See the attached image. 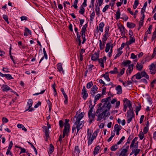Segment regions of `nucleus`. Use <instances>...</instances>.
Instances as JSON below:
<instances>
[{
	"label": "nucleus",
	"instance_id": "4d7b16f0",
	"mask_svg": "<svg viewBox=\"0 0 156 156\" xmlns=\"http://www.w3.org/2000/svg\"><path fill=\"white\" fill-rule=\"evenodd\" d=\"M128 119L127 121V122L129 123L132 121L133 118H134V117H132V116H127Z\"/></svg>",
	"mask_w": 156,
	"mask_h": 156
},
{
	"label": "nucleus",
	"instance_id": "393cba45",
	"mask_svg": "<svg viewBox=\"0 0 156 156\" xmlns=\"http://www.w3.org/2000/svg\"><path fill=\"white\" fill-rule=\"evenodd\" d=\"M111 100V97H108L106 98L103 99L102 100L101 102H102L106 103H108V102H109V101H110Z\"/></svg>",
	"mask_w": 156,
	"mask_h": 156
},
{
	"label": "nucleus",
	"instance_id": "09e8293b",
	"mask_svg": "<svg viewBox=\"0 0 156 156\" xmlns=\"http://www.w3.org/2000/svg\"><path fill=\"white\" fill-rule=\"evenodd\" d=\"M95 15V13L94 11H93L92 13L90 15V20L91 21H92Z\"/></svg>",
	"mask_w": 156,
	"mask_h": 156
},
{
	"label": "nucleus",
	"instance_id": "ea45409f",
	"mask_svg": "<svg viewBox=\"0 0 156 156\" xmlns=\"http://www.w3.org/2000/svg\"><path fill=\"white\" fill-rule=\"evenodd\" d=\"M85 12V9L83 8V7L81 5V8L80 10L79 11V13L80 14L83 15L84 14V13Z\"/></svg>",
	"mask_w": 156,
	"mask_h": 156
},
{
	"label": "nucleus",
	"instance_id": "bb28decb",
	"mask_svg": "<svg viewBox=\"0 0 156 156\" xmlns=\"http://www.w3.org/2000/svg\"><path fill=\"white\" fill-rule=\"evenodd\" d=\"M140 151V150L139 149H135L132 151V153H134V155L136 156L139 153Z\"/></svg>",
	"mask_w": 156,
	"mask_h": 156
},
{
	"label": "nucleus",
	"instance_id": "6ab92c4d",
	"mask_svg": "<svg viewBox=\"0 0 156 156\" xmlns=\"http://www.w3.org/2000/svg\"><path fill=\"white\" fill-rule=\"evenodd\" d=\"M57 69L60 72L62 71V73H64V71L62 67V65L61 63H59L57 65Z\"/></svg>",
	"mask_w": 156,
	"mask_h": 156
},
{
	"label": "nucleus",
	"instance_id": "c85d7f7f",
	"mask_svg": "<svg viewBox=\"0 0 156 156\" xmlns=\"http://www.w3.org/2000/svg\"><path fill=\"white\" fill-rule=\"evenodd\" d=\"M120 10L119 9H118L117 12L116 13L115 15L116 16V19L118 20L119 19L120 15Z\"/></svg>",
	"mask_w": 156,
	"mask_h": 156
},
{
	"label": "nucleus",
	"instance_id": "4c0bfd02",
	"mask_svg": "<svg viewBox=\"0 0 156 156\" xmlns=\"http://www.w3.org/2000/svg\"><path fill=\"white\" fill-rule=\"evenodd\" d=\"M131 62L130 60L124 61L122 63V64L124 66H126L127 64H129Z\"/></svg>",
	"mask_w": 156,
	"mask_h": 156
},
{
	"label": "nucleus",
	"instance_id": "473e14b6",
	"mask_svg": "<svg viewBox=\"0 0 156 156\" xmlns=\"http://www.w3.org/2000/svg\"><path fill=\"white\" fill-rule=\"evenodd\" d=\"M32 104H33V101H32V99H29L27 102V104L29 105V107H28V109L27 110H29L30 108V107H31V106L32 105Z\"/></svg>",
	"mask_w": 156,
	"mask_h": 156
},
{
	"label": "nucleus",
	"instance_id": "a878e982",
	"mask_svg": "<svg viewBox=\"0 0 156 156\" xmlns=\"http://www.w3.org/2000/svg\"><path fill=\"white\" fill-rule=\"evenodd\" d=\"M135 114L133 111H128L127 112V116L134 117Z\"/></svg>",
	"mask_w": 156,
	"mask_h": 156
},
{
	"label": "nucleus",
	"instance_id": "de8ad7c7",
	"mask_svg": "<svg viewBox=\"0 0 156 156\" xmlns=\"http://www.w3.org/2000/svg\"><path fill=\"white\" fill-rule=\"evenodd\" d=\"M87 24L86 23L83 26V27L82 28V29L81 31L85 32L87 30L86 28H87Z\"/></svg>",
	"mask_w": 156,
	"mask_h": 156
},
{
	"label": "nucleus",
	"instance_id": "412c9836",
	"mask_svg": "<svg viewBox=\"0 0 156 156\" xmlns=\"http://www.w3.org/2000/svg\"><path fill=\"white\" fill-rule=\"evenodd\" d=\"M100 148V147L99 146L96 147L93 151V154L94 155H96L98 153L99 151Z\"/></svg>",
	"mask_w": 156,
	"mask_h": 156
},
{
	"label": "nucleus",
	"instance_id": "2f4dec72",
	"mask_svg": "<svg viewBox=\"0 0 156 156\" xmlns=\"http://www.w3.org/2000/svg\"><path fill=\"white\" fill-rule=\"evenodd\" d=\"M137 137H135L132 141V143L131 144L130 146V147L131 148L132 147H134V144H135V143L136 141L137 140Z\"/></svg>",
	"mask_w": 156,
	"mask_h": 156
},
{
	"label": "nucleus",
	"instance_id": "b1692460",
	"mask_svg": "<svg viewBox=\"0 0 156 156\" xmlns=\"http://www.w3.org/2000/svg\"><path fill=\"white\" fill-rule=\"evenodd\" d=\"M104 26V24L103 22H101L100 23L99 25V30L102 32L103 31V28Z\"/></svg>",
	"mask_w": 156,
	"mask_h": 156
},
{
	"label": "nucleus",
	"instance_id": "c03bdc74",
	"mask_svg": "<svg viewBox=\"0 0 156 156\" xmlns=\"http://www.w3.org/2000/svg\"><path fill=\"white\" fill-rule=\"evenodd\" d=\"M138 1V0H136L135 1L134 4L133 6V8L134 9H136L137 8V6L138 5L139 2Z\"/></svg>",
	"mask_w": 156,
	"mask_h": 156
},
{
	"label": "nucleus",
	"instance_id": "c756f323",
	"mask_svg": "<svg viewBox=\"0 0 156 156\" xmlns=\"http://www.w3.org/2000/svg\"><path fill=\"white\" fill-rule=\"evenodd\" d=\"M109 73L112 74H114L116 73H119L118 71V69L117 67H115L114 70L112 71H111L109 72Z\"/></svg>",
	"mask_w": 156,
	"mask_h": 156
},
{
	"label": "nucleus",
	"instance_id": "aec40b11",
	"mask_svg": "<svg viewBox=\"0 0 156 156\" xmlns=\"http://www.w3.org/2000/svg\"><path fill=\"white\" fill-rule=\"evenodd\" d=\"M116 90L117 91V94H121L122 93V89L121 86L118 85L116 87Z\"/></svg>",
	"mask_w": 156,
	"mask_h": 156
},
{
	"label": "nucleus",
	"instance_id": "0eeeda50",
	"mask_svg": "<svg viewBox=\"0 0 156 156\" xmlns=\"http://www.w3.org/2000/svg\"><path fill=\"white\" fill-rule=\"evenodd\" d=\"M98 87L96 85L93 86L91 88L90 91V93L91 95L94 97L98 90Z\"/></svg>",
	"mask_w": 156,
	"mask_h": 156
},
{
	"label": "nucleus",
	"instance_id": "e433bc0d",
	"mask_svg": "<svg viewBox=\"0 0 156 156\" xmlns=\"http://www.w3.org/2000/svg\"><path fill=\"white\" fill-rule=\"evenodd\" d=\"M69 129H64L63 131V135L62 138H64L65 137V134H68L69 132Z\"/></svg>",
	"mask_w": 156,
	"mask_h": 156
},
{
	"label": "nucleus",
	"instance_id": "5fc2aeb1",
	"mask_svg": "<svg viewBox=\"0 0 156 156\" xmlns=\"http://www.w3.org/2000/svg\"><path fill=\"white\" fill-rule=\"evenodd\" d=\"M93 83L92 81L88 83H87V88H90L93 85Z\"/></svg>",
	"mask_w": 156,
	"mask_h": 156
},
{
	"label": "nucleus",
	"instance_id": "8fccbe9b",
	"mask_svg": "<svg viewBox=\"0 0 156 156\" xmlns=\"http://www.w3.org/2000/svg\"><path fill=\"white\" fill-rule=\"evenodd\" d=\"M3 18L5 20V21L7 22L8 24L9 23V22L8 20V16L5 15H3Z\"/></svg>",
	"mask_w": 156,
	"mask_h": 156
},
{
	"label": "nucleus",
	"instance_id": "a211bd4d",
	"mask_svg": "<svg viewBox=\"0 0 156 156\" xmlns=\"http://www.w3.org/2000/svg\"><path fill=\"white\" fill-rule=\"evenodd\" d=\"M127 151H128L127 150V149H123L121 151L119 156H127Z\"/></svg>",
	"mask_w": 156,
	"mask_h": 156
},
{
	"label": "nucleus",
	"instance_id": "6e6552de",
	"mask_svg": "<svg viewBox=\"0 0 156 156\" xmlns=\"http://www.w3.org/2000/svg\"><path fill=\"white\" fill-rule=\"evenodd\" d=\"M82 94L83 95V99L85 100L88 97V95L84 86L82 90Z\"/></svg>",
	"mask_w": 156,
	"mask_h": 156
},
{
	"label": "nucleus",
	"instance_id": "052dcab7",
	"mask_svg": "<svg viewBox=\"0 0 156 156\" xmlns=\"http://www.w3.org/2000/svg\"><path fill=\"white\" fill-rule=\"evenodd\" d=\"M25 31L26 32L28 33L30 35H31V31L30 30H29L27 27H25Z\"/></svg>",
	"mask_w": 156,
	"mask_h": 156
},
{
	"label": "nucleus",
	"instance_id": "c9c22d12",
	"mask_svg": "<svg viewBox=\"0 0 156 156\" xmlns=\"http://www.w3.org/2000/svg\"><path fill=\"white\" fill-rule=\"evenodd\" d=\"M4 76L6 78L9 80H11L13 79V78L11 76V75L9 74H3V77Z\"/></svg>",
	"mask_w": 156,
	"mask_h": 156
},
{
	"label": "nucleus",
	"instance_id": "ddd939ff",
	"mask_svg": "<svg viewBox=\"0 0 156 156\" xmlns=\"http://www.w3.org/2000/svg\"><path fill=\"white\" fill-rule=\"evenodd\" d=\"M65 123L64 124V128L67 129H69L70 126L69 123V120L67 119H65Z\"/></svg>",
	"mask_w": 156,
	"mask_h": 156
},
{
	"label": "nucleus",
	"instance_id": "58836bf2",
	"mask_svg": "<svg viewBox=\"0 0 156 156\" xmlns=\"http://www.w3.org/2000/svg\"><path fill=\"white\" fill-rule=\"evenodd\" d=\"M99 132L98 130H97L95 131L93 134L92 137L94 139L98 135V133Z\"/></svg>",
	"mask_w": 156,
	"mask_h": 156
},
{
	"label": "nucleus",
	"instance_id": "864d4df0",
	"mask_svg": "<svg viewBox=\"0 0 156 156\" xmlns=\"http://www.w3.org/2000/svg\"><path fill=\"white\" fill-rule=\"evenodd\" d=\"M78 0H75L74 2L73 5V6L75 9H76L77 8V4L78 3Z\"/></svg>",
	"mask_w": 156,
	"mask_h": 156
},
{
	"label": "nucleus",
	"instance_id": "6e6d98bb",
	"mask_svg": "<svg viewBox=\"0 0 156 156\" xmlns=\"http://www.w3.org/2000/svg\"><path fill=\"white\" fill-rule=\"evenodd\" d=\"M148 131V127L145 126L144 128L143 131L144 134H146Z\"/></svg>",
	"mask_w": 156,
	"mask_h": 156
},
{
	"label": "nucleus",
	"instance_id": "cd10ccee",
	"mask_svg": "<svg viewBox=\"0 0 156 156\" xmlns=\"http://www.w3.org/2000/svg\"><path fill=\"white\" fill-rule=\"evenodd\" d=\"M54 147L52 144H50V147H49V152L50 154H51L54 151Z\"/></svg>",
	"mask_w": 156,
	"mask_h": 156
},
{
	"label": "nucleus",
	"instance_id": "f704fd0d",
	"mask_svg": "<svg viewBox=\"0 0 156 156\" xmlns=\"http://www.w3.org/2000/svg\"><path fill=\"white\" fill-rule=\"evenodd\" d=\"M103 76L108 81H110V80L109 77L108 73L107 72L105 74L103 75Z\"/></svg>",
	"mask_w": 156,
	"mask_h": 156
},
{
	"label": "nucleus",
	"instance_id": "7ed1b4c3",
	"mask_svg": "<svg viewBox=\"0 0 156 156\" xmlns=\"http://www.w3.org/2000/svg\"><path fill=\"white\" fill-rule=\"evenodd\" d=\"M89 102L90 104V105L89 106L90 109L88 111V116L89 119V122L90 123L92 122V121L94 120L95 117V112L93 110L94 106H90V105H92V101L90 100Z\"/></svg>",
	"mask_w": 156,
	"mask_h": 156
},
{
	"label": "nucleus",
	"instance_id": "20e7f679",
	"mask_svg": "<svg viewBox=\"0 0 156 156\" xmlns=\"http://www.w3.org/2000/svg\"><path fill=\"white\" fill-rule=\"evenodd\" d=\"M98 113L99 114L97 115L98 118L97 120V121L101 120L104 118V117H106L109 116L110 115V113H106L105 112H103L101 113H100V112L99 113Z\"/></svg>",
	"mask_w": 156,
	"mask_h": 156
},
{
	"label": "nucleus",
	"instance_id": "774afa93",
	"mask_svg": "<svg viewBox=\"0 0 156 156\" xmlns=\"http://www.w3.org/2000/svg\"><path fill=\"white\" fill-rule=\"evenodd\" d=\"M109 37V35H106V34H104L103 35V38H102V40L106 41Z\"/></svg>",
	"mask_w": 156,
	"mask_h": 156
},
{
	"label": "nucleus",
	"instance_id": "3c124183",
	"mask_svg": "<svg viewBox=\"0 0 156 156\" xmlns=\"http://www.w3.org/2000/svg\"><path fill=\"white\" fill-rule=\"evenodd\" d=\"M125 137L123 136L120 140L117 142V144L119 145L121 144V143L125 139Z\"/></svg>",
	"mask_w": 156,
	"mask_h": 156
},
{
	"label": "nucleus",
	"instance_id": "338daca9",
	"mask_svg": "<svg viewBox=\"0 0 156 156\" xmlns=\"http://www.w3.org/2000/svg\"><path fill=\"white\" fill-rule=\"evenodd\" d=\"M13 145V143L12 141H11L10 142L9 144V147H8V149H11L12 146Z\"/></svg>",
	"mask_w": 156,
	"mask_h": 156
},
{
	"label": "nucleus",
	"instance_id": "79ce46f5",
	"mask_svg": "<svg viewBox=\"0 0 156 156\" xmlns=\"http://www.w3.org/2000/svg\"><path fill=\"white\" fill-rule=\"evenodd\" d=\"M125 70V68H123L121 70V71L120 72V73L118 74V76H121L122 75H123L124 73Z\"/></svg>",
	"mask_w": 156,
	"mask_h": 156
},
{
	"label": "nucleus",
	"instance_id": "f3484780",
	"mask_svg": "<svg viewBox=\"0 0 156 156\" xmlns=\"http://www.w3.org/2000/svg\"><path fill=\"white\" fill-rule=\"evenodd\" d=\"M143 65L141 63H137L136 65V68L137 70L141 71L143 68Z\"/></svg>",
	"mask_w": 156,
	"mask_h": 156
},
{
	"label": "nucleus",
	"instance_id": "f03ea898",
	"mask_svg": "<svg viewBox=\"0 0 156 156\" xmlns=\"http://www.w3.org/2000/svg\"><path fill=\"white\" fill-rule=\"evenodd\" d=\"M111 107V105L109 102H108V103H104L102 107H101L100 108H98L97 109L96 111V114H98L100 112V111L105 112L106 113H110L109 111Z\"/></svg>",
	"mask_w": 156,
	"mask_h": 156
},
{
	"label": "nucleus",
	"instance_id": "49530a36",
	"mask_svg": "<svg viewBox=\"0 0 156 156\" xmlns=\"http://www.w3.org/2000/svg\"><path fill=\"white\" fill-rule=\"evenodd\" d=\"M128 106L129 110V111H133V108L132 107V103L131 102L128 104Z\"/></svg>",
	"mask_w": 156,
	"mask_h": 156
},
{
	"label": "nucleus",
	"instance_id": "13d9d810",
	"mask_svg": "<svg viewBox=\"0 0 156 156\" xmlns=\"http://www.w3.org/2000/svg\"><path fill=\"white\" fill-rule=\"evenodd\" d=\"M147 2H146L144 3V5L143 6V7L142 9V10H141V12H142V11H143L144 10L145 11V8H146V7L147 6Z\"/></svg>",
	"mask_w": 156,
	"mask_h": 156
},
{
	"label": "nucleus",
	"instance_id": "a19ab883",
	"mask_svg": "<svg viewBox=\"0 0 156 156\" xmlns=\"http://www.w3.org/2000/svg\"><path fill=\"white\" fill-rule=\"evenodd\" d=\"M99 6H100L98 7V5H96V8L95 9V10L97 15H98L100 14V9Z\"/></svg>",
	"mask_w": 156,
	"mask_h": 156
},
{
	"label": "nucleus",
	"instance_id": "423d86ee",
	"mask_svg": "<svg viewBox=\"0 0 156 156\" xmlns=\"http://www.w3.org/2000/svg\"><path fill=\"white\" fill-rule=\"evenodd\" d=\"M156 67L154 63H152L150 65L149 69L151 74H154L155 73L156 71Z\"/></svg>",
	"mask_w": 156,
	"mask_h": 156
},
{
	"label": "nucleus",
	"instance_id": "9d476101",
	"mask_svg": "<svg viewBox=\"0 0 156 156\" xmlns=\"http://www.w3.org/2000/svg\"><path fill=\"white\" fill-rule=\"evenodd\" d=\"M99 57V54L96 52L92 55L91 59L93 61H96Z\"/></svg>",
	"mask_w": 156,
	"mask_h": 156
},
{
	"label": "nucleus",
	"instance_id": "0e129e2a",
	"mask_svg": "<svg viewBox=\"0 0 156 156\" xmlns=\"http://www.w3.org/2000/svg\"><path fill=\"white\" fill-rule=\"evenodd\" d=\"M109 8V5H106L105 7L102 10V11L103 12H105L106 10L108 8Z\"/></svg>",
	"mask_w": 156,
	"mask_h": 156
},
{
	"label": "nucleus",
	"instance_id": "603ef678",
	"mask_svg": "<svg viewBox=\"0 0 156 156\" xmlns=\"http://www.w3.org/2000/svg\"><path fill=\"white\" fill-rule=\"evenodd\" d=\"M119 52L114 57V58L115 59H116V58L118 57H119L121 54L122 53V51H119Z\"/></svg>",
	"mask_w": 156,
	"mask_h": 156
},
{
	"label": "nucleus",
	"instance_id": "4be33fe9",
	"mask_svg": "<svg viewBox=\"0 0 156 156\" xmlns=\"http://www.w3.org/2000/svg\"><path fill=\"white\" fill-rule=\"evenodd\" d=\"M127 27L129 28H134L136 26L135 24L133 23L127 22Z\"/></svg>",
	"mask_w": 156,
	"mask_h": 156
},
{
	"label": "nucleus",
	"instance_id": "1a4fd4ad",
	"mask_svg": "<svg viewBox=\"0 0 156 156\" xmlns=\"http://www.w3.org/2000/svg\"><path fill=\"white\" fill-rule=\"evenodd\" d=\"M115 132L116 131V134L119 135V132L122 129V127L120 125H119L117 124H116L114 126Z\"/></svg>",
	"mask_w": 156,
	"mask_h": 156
},
{
	"label": "nucleus",
	"instance_id": "72a5a7b5",
	"mask_svg": "<svg viewBox=\"0 0 156 156\" xmlns=\"http://www.w3.org/2000/svg\"><path fill=\"white\" fill-rule=\"evenodd\" d=\"M118 148V147L117 144H115L114 145L112 146L111 147V150L112 151H115Z\"/></svg>",
	"mask_w": 156,
	"mask_h": 156
},
{
	"label": "nucleus",
	"instance_id": "7c9ffc66",
	"mask_svg": "<svg viewBox=\"0 0 156 156\" xmlns=\"http://www.w3.org/2000/svg\"><path fill=\"white\" fill-rule=\"evenodd\" d=\"M98 60L99 63H100L101 64V66L103 68H104V60L103 59L101 58L98 59Z\"/></svg>",
	"mask_w": 156,
	"mask_h": 156
},
{
	"label": "nucleus",
	"instance_id": "f257e3e1",
	"mask_svg": "<svg viewBox=\"0 0 156 156\" xmlns=\"http://www.w3.org/2000/svg\"><path fill=\"white\" fill-rule=\"evenodd\" d=\"M84 113L81 112L77 116L76 115L74 117V119L76 118V120L72 127V132L73 133L76 129H77L76 135L80 129H81L83 126V121H80L81 120L84 116Z\"/></svg>",
	"mask_w": 156,
	"mask_h": 156
},
{
	"label": "nucleus",
	"instance_id": "2eb2a0df",
	"mask_svg": "<svg viewBox=\"0 0 156 156\" xmlns=\"http://www.w3.org/2000/svg\"><path fill=\"white\" fill-rule=\"evenodd\" d=\"M2 90L4 91H7L11 90L10 87L6 85H3L2 87Z\"/></svg>",
	"mask_w": 156,
	"mask_h": 156
},
{
	"label": "nucleus",
	"instance_id": "bf43d9fd",
	"mask_svg": "<svg viewBox=\"0 0 156 156\" xmlns=\"http://www.w3.org/2000/svg\"><path fill=\"white\" fill-rule=\"evenodd\" d=\"M101 94H98L95 96L94 98L95 99L98 100L100 99V98H101Z\"/></svg>",
	"mask_w": 156,
	"mask_h": 156
},
{
	"label": "nucleus",
	"instance_id": "9b49d317",
	"mask_svg": "<svg viewBox=\"0 0 156 156\" xmlns=\"http://www.w3.org/2000/svg\"><path fill=\"white\" fill-rule=\"evenodd\" d=\"M130 39L129 41L127 42L126 43V44L127 45H129L135 42V41L134 38L132 37L131 34V36H130Z\"/></svg>",
	"mask_w": 156,
	"mask_h": 156
},
{
	"label": "nucleus",
	"instance_id": "4468645a",
	"mask_svg": "<svg viewBox=\"0 0 156 156\" xmlns=\"http://www.w3.org/2000/svg\"><path fill=\"white\" fill-rule=\"evenodd\" d=\"M140 74L141 78L143 77H145L147 79H149V76L146 73L145 71H143L141 72H140Z\"/></svg>",
	"mask_w": 156,
	"mask_h": 156
},
{
	"label": "nucleus",
	"instance_id": "39448f33",
	"mask_svg": "<svg viewBox=\"0 0 156 156\" xmlns=\"http://www.w3.org/2000/svg\"><path fill=\"white\" fill-rule=\"evenodd\" d=\"M89 129H88L87 135V138L88 139V146H89L91 144L93 140H94L93 138L92 137H91V133H89Z\"/></svg>",
	"mask_w": 156,
	"mask_h": 156
},
{
	"label": "nucleus",
	"instance_id": "dca6fc26",
	"mask_svg": "<svg viewBox=\"0 0 156 156\" xmlns=\"http://www.w3.org/2000/svg\"><path fill=\"white\" fill-rule=\"evenodd\" d=\"M135 76L136 77V78L138 80L140 79L141 78V77L140 76V73L139 72H138L136 75H133L131 79L133 81H134L133 80V79L134 77Z\"/></svg>",
	"mask_w": 156,
	"mask_h": 156
},
{
	"label": "nucleus",
	"instance_id": "69168bd1",
	"mask_svg": "<svg viewBox=\"0 0 156 156\" xmlns=\"http://www.w3.org/2000/svg\"><path fill=\"white\" fill-rule=\"evenodd\" d=\"M123 101L124 102H126V104H128L129 103H130L131 102L129 100H128V99H127V98H125L124 99Z\"/></svg>",
	"mask_w": 156,
	"mask_h": 156
},
{
	"label": "nucleus",
	"instance_id": "f8f14e48",
	"mask_svg": "<svg viewBox=\"0 0 156 156\" xmlns=\"http://www.w3.org/2000/svg\"><path fill=\"white\" fill-rule=\"evenodd\" d=\"M134 65L133 64L129 65L128 66V68L126 71V72L127 73L128 71L129 74H130L132 72L133 69Z\"/></svg>",
	"mask_w": 156,
	"mask_h": 156
},
{
	"label": "nucleus",
	"instance_id": "5701e85b",
	"mask_svg": "<svg viewBox=\"0 0 156 156\" xmlns=\"http://www.w3.org/2000/svg\"><path fill=\"white\" fill-rule=\"evenodd\" d=\"M112 45V44H111L110 43H107L106 44V47L105 49V51L106 52H108L110 49V47Z\"/></svg>",
	"mask_w": 156,
	"mask_h": 156
},
{
	"label": "nucleus",
	"instance_id": "e2e57ef3",
	"mask_svg": "<svg viewBox=\"0 0 156 156\" xmlns=\"http://www.w3.org/2000/svg\"><path fill=\"white\" fill-rule=\"evenodd\" d=\"M124 29V27L122 26H121L119 27V29L120 30V31H121V32L122 33H123Z\"/></svg>",
	"mask_w": 156,
	"mask_h": 156
},
{
	"label": "nucleus",
	"instance_id": "37998d69",
	"mask_svg": "<svg viewBox=\"0 0 156 156\" xmlns=\"http://www.w3.org/2000/svg\"><path fill=\"white\" fill-rule=\"evenodd\" d=\"M138 136L140 140L143 139L144 137V133L142 131H140Z\"/></svg>",
	"mask_w": 156,
	"mask_h": 156
},
{
	"label": "nucleus",
	"instance_id": "680f3d73",
	"mask_svg": "<svg viewBox=\"0 0 156 156\" xmlns=\"http://www.w3.org/2000/svg\"><path fill=\"white\" fill-rule=\"evenodd\" d=\"M11 149H7V151L6 153V154L7 155L10 154L11 156H13L12 154L11 151H10Z\"/></svg>",
	"mask_w": 156,
	"mask_h": 156
},
{
	"label": "nucleus",
	"instance_id": "a18cd8bd",
	"mask_svg": "<svg viewBox=\"0 0 156 156\" xmlns=\"http://www.w3.org/2000/svg\"><path fill=\"white\" fill-rule=\"evenodd\" d=\"M75 152L76 154H79L80 152V150L78 146H76L75 147Z\"/></svg>",
	"mask_w": 156,
	"mask_h": 156
}]
</instances>
